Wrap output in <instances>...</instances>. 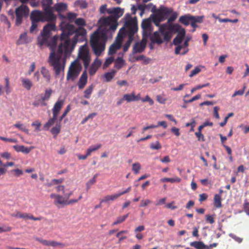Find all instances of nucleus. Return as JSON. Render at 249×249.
<instances>
[{
    "label": "nucleus",
    "mask_w": 249,
    "mask_h": 249,
    "mask_svg": "<svg viewBox=\"0 0 249 249\" xmlns=\"http://www.w3.org/2000/svg\"><path fill=\"white\" fill-rule=\"evenodd\" d=\"M62 33L57 52H55L56 45L50 49L51 53L49 57L48 62L53 67L55 74L59 75L64 71L66 59L73 50L77 42H82L86 40V30L83 27L76 28L73 25L62 22L61 23Z\"/></svg>",
    "instance_id": "obj_1"
},
{
    "label": "nucleus",
    "mask_w": 249,
    "mask_h": 249,
    "mask_svg": "<svg viewBox=\"0 0 249 249\" xmlns=\"http://www.w3.org/2000/svg\"><path fill=\"white\" fill-rule=\"evenodd\" d=\"M108 17H103L99 20V30L90 37V45L95 54L99 56L105 51L108 38H111L118 25V19L123 15L124 10L120 7L108 8Z\"/></svg>",
    "instance_id": "obj_2"
},
{
    "label": "nucleus",
    "mask_w": 249,
    "mask_h": 249,
    "mask_svg": "<svg viewBox=\"0 0 249 249\" xmlns=\"http://www.w3.org/2000/svg\"><path fill=\"white\" fill-rule=\"evenodd\" d=\"M30 18L32 22L38 23L39 21H48L49 23L47 24L43 28L41 32V36L38 37V43L40 46L46 45L52 49L56 45L58 36H54L51 37L52 32L55 30V25L54 21L55 20L53 17H49L47 13L41 12L39 11L35 10L31 13Z\"/></svg>",
    "instance_id": "obj_3"
},
{
    "label": "nucleus",
    "mask_w": 249,
    "mask_h": 249,
    "mask_svg": "<svg viewBox=\"0 0 249 249\" xmlns=\"http://www.w3.org/2000/svg\"><path fill=\"white\" fill-rule=\"evenodd\" d=\"M142 30V37L148 38L150 37L152 42L157 44H161L164 41H169L170 38L169 32L168 31V26L164 24L159 27V31L155 32L153 35V26L149 18L144 19L141 23Z\"/></svg>",
    "instance_id": "obj_4"
},
{
    "label": "nucleus",
    "mask_w": 249,
    "mask_h": 249,
    "mask_svg": "<svg viewBox=\"0 0 249 249\" xmlns=\"http://www.w3.org/2000/svg\"><path fill=\"white\" fill-rule=\"evenodd\" d=\"M124 22L125 32L127 33L128 40L123 46L124 52L127 51L131 43L135 38V35L138 31V24L136 18H133L129 14H127L125 17Z\"/></svg>",
    "instance_id": "obj_5"
},
{
    "label": "nucleus",
    "mask_w": 249,
    "mask_h": 249,
    "mask_svg": "<svg viewBox=\"0 0 249 249\" xmlns=\"http://www.w3.org/2000/svg\"><path fill=\"white\" fill-rule=\"evenodd\" d=\"M125 35V29L122 27L119 31L114 42L109 47L108 54L112 55L115 53L122 46L123 38Z\"/></svg>",
    "instance_id": "obj_6"
},
{
    "label": "nucleus",
    "mask_w": 249,
    "mask_h": 249,
    "mask_svg": "<svg viewBox=\"0 0 249 249\" xmlns=\"http://www.w3.org/2000/svg\"><path fill=\"white\" fill-rule=\"evenodd\" d=\"M82 70L81 65L77 60L71 63L67 75V80L73 81L79 75Z\"/></svg>",
    "instance_id": "obj_7"
},
{
    "label": "nucleus",
    "mask_w": 249,
    "mask_h": 249,
    "mask_svg": "<svg viewBox=\"0 0 249 249\" xmlns=\"http://www.w3.org/2000/svg\"><path fill=\"white\" fill-rule=\"evenodd\" d=\"M78 58L83 62L85 69H87L90 62L91 58L86 43L79 48Z\"/></svg>",
    "instance_id": "obj_8"
},
{
    "label": "nucleus",
    "mask_w": 249,
    "mask_h": 249,
    "mask_svg": "<svg viewBox=\"0 0 249 249\" xmlns=\"http://www.w3.org/2000/svg\"><path fill=\"white\" fill-rule=\"evenodd\" d=\"M29 10L28 7L25 5H22L16 10V25L19 26L22 22L23 17L28 15Z\"/></svg>",
    "instance_id": "obj_9"
},
{
    "label": "nucleus",
    "mask_w": 249,
    "mask_h": 249,
    "mask_svg": "<svg viewBox=\"0 0 249 249\" xmlns=\"http://www.w3.org/2000/svg\"><path fill=\"white\" fill-rule=\"evenodd\" d=\"M51 198L54 199L53 203L58 208L63 207L65 205H67V199L62 196L52 194L50 195Z\"/></svg>",
    "instance_id": "obj_10"
},
{
    "label": "nucleus",
    "mask_w": 249,
    "mask_h": 249,
    "mask_svg": "<svg viewBox=\"0 0 249 249\" xmlns=\"http://www.w3.org/2000/svg\"><path fill=\"white\" fill-rule=\"evenodd\" d=\"M147 38L142 37L141 41L137 42L133 47L132 53L135 54L143 52L146 46Z\"/></svg>",
    "instance_id": "obj_11"
},
{
    "label": "nucleus",
    "mask_w": 249,
    "mask_h": 249,
    "mask_svg": "<svg viewBox=\"0 0 249 249\" xmlns=\"http://www.w3.org/2000/svg\"><path fill=\"white\" fill-rule=\"evenodd\" d=\"M52 0H43L42 6L45 12L47 13L49 17H53L56 19V17L53 14V8L51 7Z\"/></svg>",
    "instance_id": "obj_12"
},
{
    "label": "nucleus",
    "mask_w": 249,
    "mask_h": 249,
    "mask_svg": "<svg viewBox=\"0 0 249 249\" xmlns=\"http://www.w3.org/2000/svg\"><path fill=\"white\" fill-rule=\"evenodd\" d=\"M185 36V30L184 29H182L181 31L178 33L177 36L175 37L173 40V43L174 45L178 46L181 45V43L184 38Z\"/></svg>",
    "instance_id": "obj_13"
},
{
    "label": "nucleus",
    "mask_w": 249,
    "mask_h": 249,
    "mask_svg": "<svg viewBox=\"0 0 249 249\" xmlns=\"http://www.w3.org/2000/svg\"><path fill=\"white\" fill-rule=\"evenodd\" d=\"M64 103L63 100L59 99L54 104L52 109L53 114L54 115V117L58 116L60 110L64 105Z\"/></svg>",
    "instance_id": "obj_14"
},
{
    "label": "nucleus",
    "mask_w": 249,
    "mask_h": 249,
    "mask_svg": "<svg viewBox=\"0 0 249 249\" xmlns=\"http://www.w3.org/2000/svg\"><path fill=\"white\" fill-rule=\"evenodd\" d=\"M194 17L190 14H186L180 17L178 21L184 25L188 26L194 19Z\"/></svg>",
    "instance_id": "obj_15"
},
{
    "label": "nucleus",
    "mask_w": 249,
    "mask_h": 249,
    "mask_svg": "<svg viewBox=\"0 0 249 249\" xmlns=\"http://www.w3.org/2000/svg\"><path fill=\"white\" fill-rule=\"evenodd\" d=\"M14 149L18 152H21L24 154H28L34 148L33 146L25 147L23 145H16L13 146Z\"/></svg>",
    "instance_id": "obj_16"
},
{
    "label": "nucleus",
    "mask_w": 249,
    "mask_h": 249,
    "mask_svg": "<svg viewBox=\"0 0 249 249\" xmlns=\"http://www.w3.org/2000/svg\"><path fill=\"white\" fill-rule=\"evenodd\" d=\"M88 76L86 71L84 72L80 76L78 86L79 89H83L87 83Z\"/></svg>",
    "instance_id": "obj_17"
},
{
    "label": "nucleus",
    "mask_w": 249,
    "mask_h": 249,
    "mask_svg": "<svg viewBox=\"0 0 249 249\" xmlns=\"http://www.w3.org/2000/svg\"><path fill=\"white\" fill-rule=\"evenodd\" d=\"M173 12L172 8L161 7L159 10V13L165 19L167 17L171 15Z\"/></svg>",
    "instance_id": "obj_18"
},
{
    "label": "nucleus",
    "mask_w": 249,
    "mask_h": 249,
    "mask_svg": "<svg viewBox=\"0 0 249 249\" xmlns=\"http://www.w3.org/2000/svg\"><path fill=\"white\" fill-rule=\"evenodd\" d=\"M33 105L35 107L46 106L47 103H45L44 100H43L42 94H39L36 96L35 101L33 103Z\"/></svg>",
    "instance_id": "obj_19"
},
{
    "label": "nucleus",
    "mask_w": 249,
    "mask_h": 249,
    "mask_svg": "<svg viewBox=\"0 0 249 249\" xmlns=\"http://www.w3.org/2000/svg\"><path fill=\"white\" fill-rule=\"evenodd\" d=\"M21 82L23 87L26 89L29 90L33 86V83L31 80L28 78H21Z\"/></svg>",
    "instance_id": "obj_20"
},
{
    "label": "nucleus",
    "mask_w": 249,
    "mask_h": 249,
    "mask_svg": "<svg viewBox=\"0 0 249 249\" xmlns=\"http://www.w3.org/2000/svg\"><path fill=\"white\" fill-rule=\"evenodd\" d=\"M194 19L191 22V26L194 28L193 32L195 31V28L197 27L196 23H200L203 22L204 16H194Z\"/></svg>",
    "instance_id": "obj_21"
},
{
    "label": "nucleus",
    "mask_w": 249,
    "mask_h": 249,
    "mask_svg": "<svg viewBox=\"0 0 249 249\" xmlns=\"http://www.w3.org/2000/svg\"><path fill=\"white\" fill-rule=\"evenodd\" d=\"M67 8V5L64 3H58L54 5L53 8L58 13L65 11Z\"/></svg>",
    "instance_id": "obj_22"
},
{
    "label": "nucleus",
    "mask_w": 249,
    "mask_h": 249,
    "mask_svg": "<svg viewBox=\"0 0 249 249\" xmlns=\"http://www.w3.org/2000/svg\"><path fill=\"white\" fill-rule=\"evenodd\" d=\"M190 245L196 249H209V247L201 241H194L191 242Z\"/></svg>",
    "instance_id": "obj_23"
},
{
    "label": "nucleus",
    "mask_w": 249,
    "mask_h": 249,
    "mask_svg": "<svg viewBox=\"0 0 249 249\" xmlns=\"http://www.w3.org/2000/svg\"><path fill=\"white\" fill-rule=\"evenodd\" d=\"M41 73L42 75L44 78L45 79L46 82L49 83L50 82L51 76L49 71L46 69L45 67H42L41 68Z\"/></svg>",
    "instance_id": "obj_24"
},
{
    "label": "nucleus",
    "mask_w": 249,
    "mask_h": 249,
    "mask_svg": "<svg viewBox=\"0 0 249 249\" xmlns=\"http://www.w3.org/2000/svg\"><path fill=\"white\" fill-rule=\"evenodd\" d=\"M164 18L159 13L153 16V21L157 26H159L160 22L164 20Z\"/></svg>",
    "instance_id": "obj_25"
},
{
    "label": "nucleus",
    "mask_w": 249,
    "mask_h": 249,
    "mask_svg": "<svg viewBox=\"0 0 249 249\" xmlns=\"http://www.w3.org/2000/svg\"><path fill=\"white\" fill-rule=\"evenodd\" d=\"M122 100H125L127 102L136 101L135 99V92H132L131 94H125L124 95Z\"/></svg>",
    "instance_id": "obj_26"
},
{
    "label": "nucleus",
    "mask_w": 249,
    "mask_h": 249,
    "mask_svg": "<svg viewBox=\"0 0 249 249\" xmlns=\"http://www.w3.org/2000/svg\"><path fill=\"white\" fill-rule=\"evenodd\" d=\"M135 61H139L142 60V64L144 65H146L149 63L151 59L145 56V55L142 54L138 56H137L135 58Z\"/></svg>",
    "instance_id": "obj_27"
},
{
    "label": "nucleus",
    "mask_w": 249,
    "mask_h": 249,
    "mask_svg": "<svg viewBox=\"0 0 249 249\" xmlns=\"http://www.w3.org/2000/svg\"><path fill=\"white\" fill-rule=\"evenodd\" d=\"M124 60L122 58V57H118L115 61L114 63V68H116L117 70L120 69L124 65Z\"/></svg>",
    "instance_id": "obj_28"
},
{
    "label": "nucleus",
    "mask_w": 249,
    "mask_h": 249,
    "mask_svg": "<svg viewBox=\"0 0 249 249\" xmlns=\"http://www.w3.org/2000/svg\"><path fill=\"white\" fill-rule=\"evenodd\" d=\"M214 206L218 208L221 207V197L220 195H215L214 197Z\"/></svg>",
    "instance_id": "obj_29"
},
{
    "label": "nucleus",
    "mask_w": 249,
    "mask_h": 249,
    "mask_svg": "<svg viewBox=\"0 0 249 249\" xmlns=\"http://www.w3.org/2000/svg\"><path fill=\"white\" fill-rule=\"evenodd\" d=\"M116 70H112L110 72H107L105 74V77L107 82H109L114 77L116 73Z\"/></svg>",
    "instance_id": "obj_30"
},
{
    "label": "nucleus",
    "mask_w": 249,
    "mask_h": 249,
    "mask_svg": "<svg viewBox=\"0 0 249 249\" xmlns=\"http://www.w3.org/2000/svg\"><path fill=\"white\" fill-rule=\"evenodd\" d=\"M14 126L15 127L19 129L20 130L22 131L27 134L29 133L28 129L26 128V126L24 124H21L20 122H17L14 125Z\"/></svg>",
    "instance_id": "obj_31"
},
{
    "label": "nucleus",
    "mask_w": 249,
    "mask_h": 249,
    "mask_svg": "<svg viewBox=\"0 0 249 249\" xmlns=\"http://www.w3.org/2000/svg\"><path fill=\"white\" fill-rule=\"evenodd\" d=\"M57 116L54 117V115L53 116L52 118H50L47 123L45 124L44 125V127L46 128V129H48L52 125H53L55 121V120L57 119Z\"/></svg>",
    "instance_id": "obj_32"
},
{
    "label": "nucleus",
    "mask_w": 249,
    "mask_h": 249,
    "mask_svg": "<svg viewBox=\"0 0 249 249\" xmlns=\"http://www.w3.org/2000/svg\"><path fill=\"white\" fill-rule=\"evenodd\" d=\"M181 179L180 178L176 177L174 178H164L160 179V181L162 182H170L171 183L173 182H179L180 181Z\"/></svg>",
    "instance_id": "obj_33"
},
{
    "label": "nucleus",
    "mask_w": 249,
    "mask_h": 249,
    "mask_svg": "<svg viewBox=\"0 0 249 249\" xmlns=\"http://www.w3.org/2000/svg\"><path fill=\"white\" fill-rule=\"evenodd\" d=\"M61 125L60 123L56 124L53 127L51 130V133L54 135L55 137L60 132Z\"/></svg>",
    "instance_id": "obj_34"
},
{
    "label": "nucleus",
    "mask_w": 249,
    "mask_h": 249,
    "mask_svg": "<svg viewBox=\"0 0 249 249\" xmlns=\"http://www.w3.org/2000/svg\"><path fill=\"white\" fill-rule=\"evenodd\" d=\"M101 146L102 145L101 144L90 146L87 150V155L89 156L92 152L97 150L98 149L100 148Z\"/></svg>",
    "instance_id": "obj_35"
},
{
    "label": "nucleus",
    "mask_w": 249,
    "mask_h": 249,
    "mask_svg": "<svg viewBox=\"0 0 249 249\" xmlns=\"http://www.w3.org/2000/svg\"><path fill=\"white\" fill-rule=\"evenodd\" d=\"M188 46H189V42L185 40L183 45H178V46H177V47L175 49V54H179L180 51L182 48H187L188 47Z\"/></svg>",
    "instance_id": "obj_36"
},
{
    "label": "nucleus",
    "mask_w": 249,
    "mask_h": 249,
    "mask_svg": "<svg viewBox=\"0 0 249 249\" xmlns=\"http://www.w3.org/2000/svg\"><path fill=\"white\" fill-rule=\"evenodd\" d=\"M94 88V86L91 85L89 86L85 91H84V97L87 99H89L90 95L91 94Z\"/></svg>",
    "instance_id": "obj_37"
},
{
    "label": "nucleus",
    "mask_w": 249,
    "mask_h": 249,
    "mask_svg": "<svg viewBox=\"0 0 249 249\" xmlns=\"http://www.w3.org/2000/svg\"><path fill=\"white\" fill-rule=\"evenodd\" d=\"M152 4L149 3L147 5L140 4L138 5V9L142 11L141 15L142 16L144 11L146 10H149L151 8Z\"/></svg>",
    "instance_id": "obj_38"
},
{
    "label": "nucleus",
    "mask_w": 249,
    "mask_h": 249,
    "mask_svg": "<svg viewBox=\"0 0 249 249\" xmlns=\"http://www.w3.org/2000/svg\"><path fill=\"white\" fill-rule=\"evenodd\" d=\"M98 176V175L97 174H95L94 175L93 177L92 178L90 179V180H89L87 183H86V186H87V190H88L90 187L93 184H94L96 181V178Z\"/></svg>",
    "instance_id": "obj_39"
},
{
    "label": "nucleus",
    "mask_w": 249,
    "mask_h": 249,
    "mask_svg": "<svg viewBox=\"0 0 249 249\" xmlns=\"http://www.w3.org/2000/svg\"><path fill=\"white\" fill-rule=\"evenodd\" d=\"M52 90L51 89H46L45 90V94L44 95H43L42 94V97L43 98V100H44L45 101H48L51 96V94L52 93Z\"/></svg>",
    "instance_id": "obj_40"
},
{
    "label": "nucleus",
    "mask_w": 249,
    "mask_h": 249,
    "mask_svg": "<svg viewBox=\"0 0 249 249\" xmlns=\"http://www.w3.org/2000/svg\"><path fill=\"white\" fill-rule=\"evenodd\" d=\"M76 6H79L82 9H85L87 7L88 3L84 0H78L75 2Z\"/></svg>",
    "instance_id": "obj_41"
},
{
    "label": "nucleus",
    "mask_w": 249,
    "mask_h": 249,
    "mask_svg": "<svg viewBox=\"0 0 249 249\" xmlns=\"http://www.w3.org/2000/svg\"><path fill=\"white\" fill-rule=\"evenodd\" d=\"M128 216V214H126L123 216L118 217L116 220L112 224V225H116L123 222L127 218Z\"/></svg>",
    "instance_id": "obj_42"
},
{
    "label": "nucleus",
    "mask_w": 249,
    "mask_h": 249,
    "mask_svg": "<svg viewBox=\"0 0 249 249\" xmlns=\"http://www.w3.org/2000/svg\"><path fill=\"white\" fill-rule=\"evenodd\" d=\"M141 168V165L139 162L134 163L132 164V171L135 174H137L139 173V171Z\"/></svg>",
    "instance_id": "obj_43"
},
{
    "label": "nucleus",
    "mask_w": 249,
    "mask_h": 249,
    "mask_svg": "<svg viewBox=\"0 0 249 249\" xmlns=\"http://www.w3.org/2000/svg\"><path fill=\"white\" fill-rule=\"evenodd\" d=\"M114 61V57L110 56L108 57L105 61L104 64V68H107L109 65H110Z\"/></svg>",
    "instance_id": "obj_44"
},
{
    "label": "nucleus",
    "mask_w": 249,
    "mask_h": 249,
    "mask_svg": "<svg viewBox=\"0 0 249 249\" xmlns=\"http://www.w3.org/2000/svg\"><path fill=\"white\" fill-rule=\"evenodd\" d=\"M74 22L78 26H84L86 25V22L83 18H78L76 19Z\"/></svg>",
    "instance_id": "obj_45"
},
{
    "label": "nucleus",
    "mask_w": 249,
    "mask_h": 249,
    "mask_svg": "<svg viewBox=\"0 0 249 249\" xmlns=\"http://www.w3.org/2000/svg\"><path fill=\"white\" fill-rule=\"evenodd\" d=\"M50 246L53 247H60L63 248L64 247V245L60 242H56L55 241H50Z\"/></svg>",
    "instance_id": "obj_46"
},
{
    "label": "nucleus",
    "mask_w": 249,
    "mask_h": 249,
    "mask_svg": "<svg viewBox=\"0 0 249 249\" xmlns=\"http://www.w3.org/2000/svg\"><path fill=\"white\" fill-rule=\"evenodd\" d=\"M150 148L152 149L159 150L161 148V146L158 141L150 144Z\"/></svg>",
    "instance_id": "obj_47"
},
{
    "label": "nucleus",
    "mask_w": 249,
    "mask_h": 249,
    "mask_svg": "<svg viewBox=\"0 0 249 249\" xmlns=\"http://www.w3.org/2000/svg\"><path fill=\"white\" fill-rule=\"evenodd\" d=\"M209 85V83H207L206 84H203V85H197L196 86V87H195L194 88H193L191 91V93H193V92H194L195 91H196V90H198V89H201L203 88H204V87H207Z\"/></svg>",
    "instance_id": "obj_48"
},
{
    "label": "nucleus",
    "mask_w": 249,
    "mask_h": 249,
    "mask_svg": "<svg viewBox=\"0 0 249 249\" xmlns=\"http://www.w3.org/2000/svg\"><path fill=\"white\" fill-rule=\"evenodd\" d=\"M38 26V23L34 22H32V25L30 27V32L31 33H36L37 30V27Z\"/></svg>",
    "instance_id": "obj_49"
},
{
    "label": "nucleus",
    "mask_w": 249,
    "mask_h": 249,
    "mask_svg": "<svg viewBox=\"0 0 249 249\" xmlns=\"http://www.w3.org/2000/svg\"><path fill=\"white\" fill-rule=\"evenodd\" d=\"M77 17V14L74 13H68L67 14V18L70 21L75 19Z\"/></svg>",
    "instance_id": "obj_50"
},
{
    "label": "nucleus",
    "mask_w": 249,
    "mask_h": 249,
    "mask_svg": "<svg viewBox=\"0 0 249 249\" xmlns=\"http://www.w3.org/2000/svg\"><path fill=\"white\" fill-rule=\"evenodd\" d=\"M201 71V69L199 67H196L191 72L190 74L189 75V76L190 77H192L195 75L197 74L199 72Z\"/></svg>",
    "instance_id": "obj_51"
},
{
    "label": "nucleus",
    "mask_w": 249,
    "mask_h": 249,
    "mask_svg": "<svg viewBox=\"0 0 249 249\" xmlns=\"http://www.w3.org/2000/svg\"><path fill=\"white\" fill-rule=\"evenodd\" d=\"M151 203V201L149 199L142 200L140 203V207H143L148 206Z\"/></svg>",
    "instance_id": "obj_52"
},
{
    "label": "nucleus",
    "mask_w": 249,
    "mask_h": 249,
    "mask_svg": "<svg viewBox=\"0 0 249 249\" xmlns=\"http://www.w3.org/2000/svg\"><path fill=\"white\" fill-rule=\"evenodd\" d=\"M5 83H5V92L7 94H9L11 91V89L10 87L9 81L8 79L7 78L5 79Z\"/></svg>",
    "instance_id": "obj_53"
},
{
    "label": "nucleus",
    "mask_w": 249,
    "mask_h": 249,
    "mask_svg": "<svg viewBox=\"0 0 249 249\" xmlns=\"http://www.w3.org/2000/svg\"><path fill=\"white\" fill-rule=\"evenodd\" d=\"M71 110V106L70 105H68L62 115L61 116L59 119V121L61 122L63 118L67 115L68 113Z\"/></svg>",
    "instance_id": "obj_54"
},
{
    "label": "nucleus",
    "mask_w": 249,
    "mask_h": 249,
    "mask_svg": "<svg viewBox=\"0 0 249 249\" xmlns=\"http://www.w3.org/2000/svg\"><path fill=\"white\" fill-rule=\"evenodd\" d=\"M141 101L142 102H147L149 103L150 105H153L154 103V101L150 98L148 95H146L145 98H142L141 99Z\"/></svg>",
    "instance_id": "obj_55"
},
{
    "label": "nucleus",
    "mask_w": 249,
    "mask_h": 249,
    "mask_svg": "<svg viewBox=\"0 0 249 249\" xmlns=\"http://www.w3.org/2000/svg\"><path fill=\"white\" fill-rule=\"evenodd\" d=\"M12 228L9 226L3 225L2 227L0 226V233L7 232L11 231Z\"/></svg>",
    "instance_id": "obj_56"
},
{
    "label": "nucleus",
    "mask_w": 249,
    "mask_h": 249,
    "mask_svg": "<svg viewBox=\"0 0 249 249\" xmlns=\"http://www.w3.org/2000/svg\"><path fill=\"white\" fill-rule=\"evenodd\" d=\"M27 35L26 34H23L20 35L19 39L18 40L19 43L23 44L26 43Z\"/></svg>",
    "instance_id": "obj_57"
},
{
    "label": "nucleus",
    "mask_w": 249,
    "mask_h": 249,
    "mask_svg": "<svg viewBox=\"0 0 249 249\" xmlns=\"http://www.w3.org/2000/svg\"><path fill=\"white\" fill-rule=\"evenodd\" d=\"M200 97H201V95L197 94V95L195 96L194 97H193L192 98L190 99L189 100H184V102L185 103H190L193 102H194V101H195L196 100H197L200 99Z\"/></svg>",
    "instance_id": "obj_58"
},
{
    "label": "nucleus",
    "mask_w": 249,
    "mask_h": 249,
    "mask_svg": "<svg viewBox=\"0 0 249 249\" xmlns=\"http://www.w3.org/2000/svg\"><path fill=\"white\" fill-rule=\"evenodd\" d=\"M229 236L232 239H233L235 241L239 243H241L243 240L242 238L237 236L236 235L233 234V233L229 234Z\"/></svg>",
    "instance_id": "obj_59"
},
{
    "label": "nucleus",
    "mask_w": 249,
    "mask_h": 249,
    "mask_svg": "<svg viewBox=\"0 0 249 249\" xmlns=\"http://www.w3.org/2000/svg\"><path fill=\"white\" fill-rule=\"evenodd\" d=\"M0 140L10 142L17 143L18 141L15 139H9L0 136Z\"/></svg>",
    "instance_id": "obj_60"
},
{
    "label": "nucleus",
    "mask_w": 249,
    "mask_h": 249,
    "mask_svg": "<svg viewBox=\"0 0 249 249\" xmlns=\"http://www.w3.org/2000/svg\"><path fill=\"white\" fill-rule=\"evenodd\" d=\"M0 20L3 21L5 24L8 25V27L10 26V22L8 20L7 17L4 15H1L0 16Z\"/></svg>",
    "instance_id": "obj_61"
},
{
    "label": "nucleus",
    "mask_w": 249,
    "mask_h": 249,
    "mask_svg": "<svg viewBox=\"0 0 249 249\" xmlns=\"http://www.w3.org/2000/svg\"><path fill=\"white\" fill-rule=\"evenodd\" d=\"M97 70L98 68H97V67H94V66L91 65L89 69V73L90 75H94L96 73Z\"/></svg>",
    "instance_id": "obj_62"
},
{
    "label": "nucleus",
    "mask_w": 249,
    "mask_h": 249,
    "mask_svg": "<svg viewBox=\"0 0 249 249\" xmlns=\"http://www.w3.org/2000/svg\"><path fill=\"white\" fill-rule=\"evenodd\" d=\"M171 15V16H170L168 18V22L174 21L178 17L177 13L174 12H173V13Z\"/></svg>",
    "instance_id": "obj_63"
},
{
    "label": "nucleus",
    "mask_w": 249,
    "mask_h": 249,
    "mask_svg": "<svg viewBox=\"0 0 249 249\" xmlns=\"http://www.w3.org/2000/svg\"><path fill=\"white\" fill-rule=\"evenodd\" d=\"M195 135L197 137L198 141H205L204 135L202 134L201 132H196L195 133Z\"/></svg>",
    "instance_id": "obj_64"
}]
</instances>
